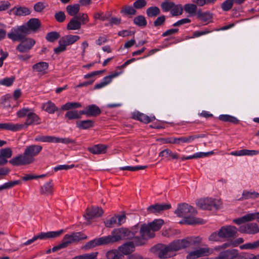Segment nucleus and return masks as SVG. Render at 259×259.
<instances>
[{
  "instance_id": "2eb2a0df",
  "label": "nucleus",
  "mask_w": 259,
  "mask_h": 259,
  "mask_svg": "<svg viewBox=\"0 0 259 259\" xmlns=\"http://www.w3.org/2000/svg\"><path fill=\"white\" fill-rule=\"evenodd\" d=\"M205 137L204 134H198L191 135L186 137H181L179 138H174L175 144H181L182 143H190L194 140L198 138H203Z\"/></svg>"
},
{
  "instance_id": "09e8293b",
  "label": "nucleus",
  "mask_w": 259,
  "mask_h": 259,
  "mask_svg": "<svg viewBox=\"0 0 259 259\" xmlns=\"http://www.w3.org/2000/svg\"><path fill=\"white\" fill-rule=\"evenodd\" d=\"M134 23L139 27H145L147 22L146 18L142 15H139L136 17L134 20Z\"/></svg>"
},
{
  "instance_id": "ddd939ff",
  "label": "nucleus",
  "mask_w": 259,
  "mask_h": 259,
  "mask_svg": "<svg viewBox=\"0 0 259 259\" xmlns=\"http://www.w3.org/2000/svg\"><path fill=\"white\" fill-rule=\"evenodd\" d=\"M239 231L241 233L248 234H255L259 232V228L256 223H248L240 227Z\"/></svg>"
},
{
  "instance_id": "c9c22d12",
  "label": "nucleus",
  "mask_w": 259,
  "mask_h": 259,
  "mask_svg": "<svg viewBox=\"0 0 259 259\" xmlns=\"http://www.w3.org/2000/svg\"><path fill=\"white\" fill-rule=\"evenodd\" d=\"M66 11L68 14L71 16L75 17L77 15L80 10V5L79 4L70 5L67 6Z\"/></svg>"
},
{
  "instance_id": "8fccbe9b",
  "label": "nucleus",
  "mask_w": 259,
  "mask_h": 259,
  "mask_svg": "<svg viewBox=\"0 0 259 259\" xmlns=\"http://www.w3.org/2000/svg\"><path fill=\"white\" fill-rule=\"evenodd\" d=\"M183 9L181 5H176L175 3L172 8L170 11V13L172 16H179L183 14Z\"/></svg>"
},
{
  "instance_id": "7c9ffc66",
  "label": "nucleus",
  "mask_w": 259,
  "mask_h": 259,
  "mask_svg": "<svg viewBox=\"0 0 259 259\" xmlns=\"http://www.w3.org/2000/svg\"><path fill=\"white\" fill-rule=\"evenodd\" d=\"M23 128L22 124H14L11 123H0L1 130H6L12 131H17Z\"/></svg>"
},
{
  "instance_id": "37998d69",
  "label": "nucleus",
  "mask_w": 259,
  "mask_h": 259,
  "mask_svg": "<svg viewBox=\"0 0 259 259\" xmlns=\"http://www.w3.org/2000/svg\"><path fill=\"white\" fill-rule=\"evenodd\" d=\"M219 119L221 121L230 122L234 124H237L239 122V120L235 117L227 114L220 115L219 117Z\"/></svg>"
},
{
  "instance_id": "1a4fd4ad",
  "label": "nucleus",
  "mask_w": 259,
  "mask_h": 259,
  "mask_svg": "<svg viewBox=\"0 0 259 259\" xmlns=\"http://www.w3.org/2000/svg\"><path fill=\"white\" fill-rule=\"evenodd\" d=\"M87 236L81 232H75L64 236L63 241L67 247L69 244L78 242L80 240L86 239Z\"/></svg>"
},
{
  "instance_id": "5701e85b",
  "label": "nucleus",
  "mask_w": 259,
  "mask_h": 259,
  "mask_svg": "<svg viewBox=\"0 0 259 259\" xmlns=\"http://www.w3.org/2000/svg\"><path fill=\"white\" fill-rule=\"evenodd\" d=\"M63 230H60L57 231H51L46 233L41 232L36 235V237H37V239H39L41 240L50 238H55L61 235L63 233Z\"/></svg>"
},
{
  "instance_id": "338daca9",
  "label": "nucleus",
  "mask_w": 259,
  "mask_h": 259,
  "mask_svg": "<svg viewBox=\"0 0 259 259\" xmlns=\"http://www.w3.org/2000/svg\"><path fill=\"white\" fill-rule=\"evenodd\" d=\"M54 17L56 21L60 23L64 22L66 19V15L64 12L62 11L57 12Z\"/></svg>"
},
{
  "instance_id": "4d7b16f0",
  "label": "nucleus",
  "mask_w": 259,
  "mask_h": 259,
  "mask_svg": "<svg viewBox=\"0 0 259 259\" xmlns=\"http://www.w3.org/2000/svg\"><path fill=\"white\" fill-rule=\"evenodd\" d=\"M174 3L172 2L166 1L162 3L160 5L162 10L164 12L171 11L174 6Z\"/></svg>"
},
{
  "instance_id": "5fc2aeb1",
  "label": "nucleus",
  "mask_w": 259,
  "mask_h": 259,
  "mask_svg": "<svg viewBox=\"0 0 259 259\" xmlns=\"http://www.w3.org/2000/svg\"><path fill=\"white\" fill-rule=\"evenodd\" d=\"M54 143H61L66 144H75V141L69 138H60L54 137Z\"/></svg>"
},
{
  "instance_id": "b1692460",
  "label": "nucleus",
  "mask_w": 259,
  "mask_h": 259,
  "mask_svg": "<svg viewBox=\"0 0 259 259\" xmlns=\"http://www.w3.org/2000/svg\"><path fill=\"white\" fill-rule=\"evenodd\" d=\"M133 118L145 123H148L155 119V117L154 116L149 117L148 115L139 111L135 112L133 114Z\"/></svg>"
},
{
  "instance_id": "49530a36",
  "label": "nucleus",
  "mask_w": 259,
  "mask_h": 259,
  "mask_svg": "<svg viewBox=\"0 0 259 259\" xmlns=\"http://www.w3.org/2000/svg\"><path fill=\"white\" fill-rule=\"evenodd\" d=\"M120 12L125 15H135L137 11L132 6L126 5L122 8Z\"/></svg>"
},
{
  "instance_id": "680f3d73",
  "label": "nucleus",
  "mask_w": 259,
  "mask_h": 259,
  "mask_svg": "<svg viewBox=\"0 0 259 259\" xmlns=\"http://www.w3.org/2000/svg\"><path fill=\"white\" fill-rule=\"evenodd\" d=\"M75 17L78 21H79L81 23V24H85L89 21L88 15L85 13H79Z\"/></svg>"
},
{
  "instance_id": "39448f33",
  "label": "nucleus",
  "mask_w": 259,
  "mask_h": 259,
  "mask_svg": "<svg viewBox=\"0 0 259 259\" xmlns=\"http://www.w3.org/2000/svg\"><path fill=\"white\" fill-rule=\"evenodd\" d=\"M196 205L200 209L210 210L212 208L218 209L221 202L219 199L206 198L198 200Z\"/></svg>"
},
{
  "instance_id": "cd10ccee",
  "label": "nucleus",
  "mask_w": 259,
  "mask_h": 259,
  "mask_svg": "<svg viewBox=\"0 0 259 259\" xmlns=\"http://www.w3.org/2000/svg\"><path fill=\"white\" fill-rule=\"evenodd\" d=\"M49 64L45 62H40L32 66L33 70L38 72V74L44 75L47 73Z\"/></svg>"
},
{
  "instance_id": "864d4df0",
  "label": "nucleus",
  "mask_w": 259,
  "mask_h": 259,
  "mask_svg": "<svg viewBox=\"0 0 259 259\" xmlns=\"http://www.w3.org/2000/svg\"><path fill=\"white\" fill-rule=\"evenodd\" d=\"M54 137L51 136H38L35 138L36 142L54 143Z\"/></svg>"
},
{
  "instance_id": "6e6d98bb",
  "label": "nucleus",
  "mask_w": 259,
  "mask_h": 259,
  "mask_svg": "<svg viewBox=\"0 0 259 259\" xmlns=\"http://www.w3.org/2000/svg\"><path fill=\"white\" fill-rule=\"evenodd\" d=\"M60 36V34L58 32L52 31L47 33L46 38L50 42H54L57 40Z\"/></svg>"
},
{
  "instance_id": "052dcab7",
  "label": "nucleus",
  "mask_w": 259,
  "mask_h": 259,
  "mask_svg": "<svg viewBox=\"0 0 259 259\" xmlns=\"http://www.w3.org/2000/svg\"><path fill=\"white\" fill-rule=\"evenodd\" d=\"M233 4L232 0H226L222 4L221 8L223 11H228L232 9Z\"/></svg>"
},
{
  "instance_id": "f257e3e1",
  "label": "nucleus",
  "mask_w": 259,
  "mask_h": 259,
  "mask_svg": "<svg viewBox=\"0 0 259 259\" xmlns=\"http://www.w3.org/2000/svg\"><path fill=\"white\" fill-rule=\"evenodd\" d=\"M175 213L178 217L183 218L188 225L203 224L205 221L200 218L194 217L197 210L187 203H183L178 205Z\"/></svg>"
},
{
  "instance_id": "c03bdc74",
  "label": "nucleus",
  "mask_w": 259,
  "mask_h": 259,
  "mask_svg": "<svg viewBox=\"0 0 259 259\" xmlns=\"http://www.w3.org/2000/svg\"><path fill=\"white\" fill-rule=\"evenodd\" d=\"M184 10L191 15H194L197 11V6L194 4H187L184 6Z\"/></svg>"
},
{
  "instance_id": "a19ab883",
  "label": "nucleus",
  "mask_w": 259,
  "mask_h": 259,
  "mask_svg": "<svg viewBox=\"0 0 259 259\" xmlns=\"http://www.w3.org/2000/svg\"><path fill=\"white\" fill-rule=\"evenodd\" d=\"M82 105L79 102H67L61 107L63 110H69L76 108H81Z\"/></svg>"
},
{
  "instance_id": "20e7f679",
  "label": "nucleus",
  "mask_w": 259,
  "mask_h": 259,
  "mask_svg": "<svg viewBox=\"0 0 259 259\" xmlns=\"http://www.w3.org/2000/svg\"><path fill=\"white\" fill-rule=\"evenodd\" d=\"M140 236L135 237L134 240L136 245H142L144 244L145 240L153 238L155 236L154 233L148 224H143L141 226L140 230Z\"/></svg>"
},
{
  "instance_id": "f3484780",
  "label": "nucleus",
  "mask_w": 259,
  "mask_h": 259,
  "mask_svg": "<svg viewBox=\"0 0 259 259\" xmlns=\"http://www.w3.org/2000/svg\"><path fill=\"white\" fill-rule=\"evenodd\" d=\"M41 122V118L32 110L31 112L28 114V116L24 123L22 124L23 125L24 127L25 126L27 127L29 125H38L40 124Z\"/></svg>"
},
{
  "instance_id": "2f4dec72",
  "label": "nucleus",
  "mask_w": 259,
  "mask_h": 259,
  "mask_svg": "<svg viewBox=\"0 0 259 259\" xmlns=\"http://www.w3.org/2000/svg\"><path fill=\"white\" fill-rule=\"evenodd\" d=\"M81 23L78 21L75 17H73L67 26V29L70 30H79L81 28Z\"/></svg>"
},
{
  "instance_id": "3c124183",
  "label": "nucleus",
  "mask_w": 259,
  "mask_h": 259,
  "mask_svg": "<svg viewBox=\"0 0 259 259\" xmlns=\"http://www.w3.org/2000/svg\"><path fill=\"white\" fill-rule=\"evenodd\" d=\"M124 232L125 233H123V240H126V239H133L134 240V239L135 237L137 236L136 235V233L137 231H135L134 230L133 231H130L128 229L123 228Z\"/></svg>"
},
{
  "instance_id": "f704fd0d",
  "label": "nucleus",
  "mask_w": 259,
  "mask_h": 259,
  "mask_svg": "<svg viewBox=\"0 0 259 259\" xmlns=\"http://www.w3.org/2000/svg\"><path fill=\"white\" fill-rule=\"evenodd\" d=\"M27 28L29 30L36 31L40 27V22L38 19L31 18L27 22Z\"/></svg>"
},
{
  "instance_id": "e2e57ef3",
  "label": "nucleus",
  "mask_w": 259,
  "mask_h": 259,
  "mask_svg": "<svg viewBox=\"0 0 259 259\" xmlns=\"http://www.w3.org/2000/svg\"><path fill=\"white\" fill-rule=\"evenodd\" d=\"M147 166L144 165V166H124V167H121L120 168L121 170H130V171H136V170H142L146 168H147Z\"/></svg>"
},
{
  "instance_id": "4c0bfd02",
  "label": "nucleus",
  "mask_w": 259,
  "mask_h": 259,
  "mask_svg": "<svg viewBox=\"0 0 259 259\" xmlns=\"http://www.w3.org/2000/svg\"><path fill=\"white\" fill-rule=\"evenodd\" d=\"M13 11L14 14L18 16H26L30 14L31 13L30 10L25 7L14 8Z\"/></svg>"
},
{
  "instance_id": "9d476101",
  "label": "nucleus",
  "mask_w": 259,
  "mask_h": 259,
  "mask_svg": "<svg viewBox=\"0 0 259 259\" xmlns=\"http://www.w3.org/2000/svg\"><path fill=\"white\" fill-rule=\"evenodd\" d=\"M123 228L114 229L110 235L105 236L107 244L114 243L120 240H123Z\"/></svg>"
},
{
  "instance_id": "79ce46f5",
  "label": "nucleus",
  "mask_w": 259,
  "mask_h": 259,
  "mask_svg": "<svg viewBox=\"0 0 259 259\" xmlns=\"http://www.w3.org/2000/svg\"><path fill=\"white\" fill-rule=\"evenodd\" d=\"M164 224V221L161 219L155 220L152 222L149 223L148 225L151 227L152 231L154 232L159 230L162 225Z\"/></svg>"
},
{
  "instance_id": "72a5a7b5",
  "label": "nucleus",
  "mask_w": 259,
  "mask_h": 259,
  "mask_svg": "<svg viewBox=\"0 0 259 259\" xmlns=\"http://www.w3.org/2000/svg\"><path fill=\"white\" fill-rule=\"evenodd\" d=\"M259 197V193L255 191H243L242 197L238 198V200H243L244 199H254Z\"/></svg>"
},
{
  "instance_id": "6ab92c4d",
  "label": "nucleus",
  "mask_w": 259,
  "mask_h": 259,
  "mask_svg": "<svg viewBox=\"0 0 259 259\" xmlns=\"http://www.w3.org/2000/svg\"><path fill=\"white\" fill-rule=\"evenodd\" d=\"M103 212L104 211L102 208L99 207H93L91 209H87L84 217L87 220H90L93 218L101 216Z\"/></svg>"
},
{
  "instance_id": "a211bd4d",
  "label": "nucleus",
  "mask_w": 259,
  "mask_h": 259,
  "mask_svg": "<svg viewBox=\"0 0 259 259\" xmlns=\"http://www.w3.org/2000/svg\"><path fill=\"white\" fill-rule=\"evenodd\" d=\"M9 163L14 166L24 165L30 164L27 157L25 154H19L18 156L12 158L9 161Z\"/></svg>"
},
{
  "instance_id": "13d9d810",
  "label": "nucleus",
  "mask_w": 259,
  "mask_h": 259,
  "mask_svg": "<svg viewBox=\"0 0 259 259\" xmlns=\"http://www.w3.org/2000/svg\"><path fill=\"white\" fill-rule=\"evenodd\" d=\"M98 254L97 252L86 253L76 256L74 259H97Z\"/></svg>"
},
{
  "instance_id": "f8f14e48",
  "label": "nucleus",
  "mask_w": 259,
  "mask_h": 259,
  "mask_svg": "<svg viewBox=\"0 0 259 259\" xmlns=\"http://www.w3.org/2000/svg\"><path fill=\"white\" fill-rule=\"evenodd\" d=\"M108 244L105 236L94 239L87 242L82 247V249L87 251L98 246Z\"/></svg>"
},
{
  "instance_id": "423d86ee",
  "label": "nucleus",
  "mask_w": 259,
  "mask_h": 259,
  "mask_svg": "<svg viewBox=\"0 0 259 259\" xmlns=\"http://www.w3.org/2000/svg\"><path fill=\"white\" fill-rule=\"evenodd\" d=\"M42 147L38 145H30L27 146L24 151V154L27 157L31 163L34 161V157L41 151Z\"/></svg>"
},
{
  "instance_id": "de8ad7c7",
  "label": "nucleus",
  "mask_w": 259,
  "mask_h": 259,
  "mask_svg": "<svg viewBox=\"0 0 259 259\" xmlns=\"http://www.w3.org/2000/svg\"><path fill=\"white\" fill-rule=\"evenodd\" d=\"M196 14L198 18L203 22H206L212 17V14L209 12H202L200 10Z\"/></svg>"
},
{
  "instance_id": "aec40b11",
  "label": "nucleus",
  "mask_w": 259,
  "mask_h": 259,
  "mask_svg": "<svg viewBox=\"0 0 259 259\" xmlns=\"http://www.w3.org/2000/svg\"><path fill=\"white\" fill-rule=\"evenodd\" d=\"M122 72V71L113 72L111 74L104 77L101 82L95 85L94 89H100L105 87L112 81L113 78L118 76Z\"/></svg>"
},
{
  "instance_id": "f03ea898",
  "label": "nucleus",
  "mask_w": 259,
  "mask_h": 259,
  "mask_svg": "<svg viewBox=\"0 0 259 259\" xmlns=\"http://www.w3.org/2000/svg\"><path fill=\"white\" fill-rule=\"evenodd\" d=\"M201 241V239L199 237H190L182 240H175L168 245L173 252L188 247L192 244H198Z\"/></svg>"
},
{
  "instance_id": "e433bc0d",
  "label": "nucleus",
  "mask_w": 259,
  "mask_h": 259,
  "mask_svg": "<svg viewBox=\"0 0 259 259\" xmlns=\"http://www.w3.org/2000/svg\"><path fill=\"white\" fill-rule=\"evenodd\" d=\"M77 126L80 129H88L93 127L94 121L92 120H81L76 123Z\"/></svg>"
},
{
  "instance_id": "58836bf2",
  "label": "nucleus",
  "mask_w": 259,
  "mask_h": 259,
  "mask_svg": "<svg viewBox=\"0 0 259 259\" xmlns=\"http://www.w3.org/2000/svg\"><path fill=\"white\" fill-rule=\"evenodd\" d=\"M160 14V9L156 6H152L146 10V14L150 18L155 17Z\"/></svg>"
},
{
  "instance_id": "a878e982",
  "label": "nucleus",
  "mask_w": 259,
  "mask_h": 259,
  "mask_svg": "<svg viewBox=\"0 0 259 259\" xmlns=\"http://www.w3.org/2000/svg\"><path fill=\"white\" fill-rule=\"evenodd\" d=\"M172 252L169 245H163L158 251V256L160 258H169L172 256Z\"/></svg>"
},
{
  "instance_id": "774afa93",
  "label": "nucleus",
  "mask_w": 259,
  "mask_h": 259,
  "mask_svg": "<svg viewBox=\"0 0 259 259\" xmlns=\"http://www.w3.org/2000/svg\"><path fill=\"white\" fill-rule=\"evenodd\" d=\"M15 79L14 77H11L10 78H5L3 79L0 80V84L6 85L7 87L11 86Z\"/></svg>"
},
{
  "instance_id": "69168bd1",
  "label": "nucleus",
  "mask_w": 259,
  "mask_h": 259,
  "mask_svg": "<svg viewBox=\"0 0 259 259\" xmlns=\"http://www.w3.org/2000/svg\"><path fill=\"white\" fill-rule=\"evenodd\" d=\"M166 20L164 15H161L158 17L154 21L153 25L155 27H159L162 26L165 22Z\"/></svg>"
},
{
  "instance_id": "0e129e2a",
  "label": "nucleus",
  "mask_w": 259,
  "mask_h": 259,
  "mask_svg": "<svg viewBox=\"0 0 259 259\" xmlns=\"http://www.w3.org/2000/svg\"><path fill=\"white\" fill-rule=\"evenodd\" d=\"M32 109L29 108H23L22 109L19 110L17 112V115L18 117L22 118L25 116H26V118L28 116V114H29L30 112L32 111Z\"/></svg>"
},
{
  "instance_id": "dca6fc26",
  "label": "nucleus",
  "mask_w": 259,
  "mask_h": 259,
  "mask_svg": "<svg viewBox=\"0 0 259 259\" xmlns=\"http://www.w3.org/2000/svg\"><path fill=\"white\" fill-rule=\"evenodd\" d=\"M255 219H257L259 223V212L248 213L240 218L234 220L233 222L237 225H240L247 222L254 220Z\"/></svg>"
},
{
  "instance_id": "bb28decb",
  "label": "nucleus",
  "mask_w": 259,
  "mask_h": 259,
  "mask_svg": "<svg viewBox=\"0 0 259 259\" xmlns=\"http://www.w3.org/2000/svg\"><path fill=\"white\" fill-rule=\"evenodd\" d=\"M107 148V145L97 144L88 148V151L93 154H102L106 152Z\"/></svg>"
},
{
  "instance_id": "bf43d9fd",
  "label": "nucleus",
  "mask_w": 259,
  "mask_h": 259,
  "mask_svg": "<svg viewBox=\"0 0 259 259\" xmlns=\"http://www.w3.org/2000/svg\"><path fill=\"white\" fill-rule=\"evenodd\" d=\"M0 154L7 160L12 157L13 151L10 148H2L0 149Z\"/></svg>"
},
{
  "instance_id": "4468645a",
  "label": "nucleus",
  "mask_w": 259,
  "mask_h": 259,
  "mask_svg": "<svg viewBox=\"0 0 259 259\" xmlns=\"http://www.w3.org/2000/svg\"><path fill=\"white\" fill-rule=\"evenodd\" d=\"M101 113V111L99 107L95 104L90 105L87 106L84 110H81V113L88 117H95L100 115Z\"/></svg>"
},
{
  "instance_id": "6e6552de",
  "label": "nucleus",
  "mask_w": 259,
  "mask_h": 259,
  "mask_svg": "<svg viewBox=\"0 0 259 259\" xmlns=\"http://www.w3.org/2000/svg\"><path fill=\"white\" fill-rule=\"evenodd\" d=\"M221 238L224 240L236 236L238 229L234 226H226L222 227L220 230Z\"/></svg>"
},
{
  "instance_id": "9b49d317",
  "label": "nucleus",
  "mask_w": 259,
  "mask_h": 259,
  "mask_svg": "<svg viewBox=\"0 0 259 259\" xmlns=\"http://www.w3.org/2000/svg\"><path fill=\"white\" fill-rule=\"evenodd\" d=\"M213 252V250L208 247H202L190 252L187 256L188 259H195L201 256L208 255Z\"/></svg>"
},
{
  "instance_id": "c85d7f7f",
  "label": "nucleus",
  "mask_w": 259,
  "mask_h": 259,
  "mask_svg": "<svg viewBox=\"0 0 259 259\" xmlns=\"http://www.w3.org/2000/svg\"><path fill=\"white\" fill-rule=\"evenodd\" d=\"M80 39L78 35H67L62 37L60 40L65 46L71 45Z\"/></svg>"
},
{
  "instance_id": "4be33fe9",
  "label": "nucleus",
  "mask_w": 259,
  "mask_h": 259,
  "mask_svg": "<svg viewBox=\"0 0 259 259\" xmlns=\"http://www.w3.org/2000/svg\"><path fill=\"white\" fill-rule=\"evenodd\" d=\"M171 208L169 204H159L151 205L147 208V210L151 213H157L161 211L168 209Z\"/></svg>"
},
{
  "instance_id": "ea45409f",
  "label": "nucleus",
  "mask_w": 259,
  "mask_h": 259,
  "mask_svg": "<svg viewBox=\"0 0 259 259\" xmlns=\"http://www.w3.org/2000/svg\"><path fill=\"white\" fill-rule=\"evenodd\" d=\"M42 108L46 112L50 114H53L58 110V108L56 106L55 104L50 101L44 104Z\"/></svg>"
},
{
  "instance_id": "603ef678",
  "label": "nucleus",
  "mask_w": 259,
  "mask_h": 259,
  "mask_svg": "<svg viewBox=\"0 0 259 259\" xmlns=\"http://www.w3.org/2000/svg\"><path fill=\"white\" fill-rule=\"evenodd\" d=\"M167 156H170L172 159H178L179 158L177 154L173 153L168 149H165L159 153V157H167Z\"/></svg>"
},
{
  "instance_id": "473e14b6",
  "label": "nucleus",
  "mask_w": 259,
  "mask_h": 259,
  "mask_svg": "<svg viewBox=\"0 0 259 259\" xmlns=\"http://www.w3.org/2000/svg\"><path fill=\"white\" fill-rule=\"evenodd\" d=\"M82 115L83 114L81 113V110L78 111L77 110H72L66 113L65 118L68 120L78 119L81 118Z\"/></svg>"
},
{
  "instance_id": "393cba45",
  "label": "nucleus",
  "mask_w": 259,
  "mask_h": 259,
  "mask_svg": "<svg viewBox=\"0 0 259 259\" xmlns=\"http://www.w3.org/2000/svg\"><path fill=\"white\" fill-rule=\"evenodd\" d=\"M40 193L45 196L52 195L54 193V185L52 181L45 183L40 188Z\"/></svg>"
},
{
  "instance_id": "412c9836",
  "label": "nucleus",
  "mask_w": 259,
  "mask_h": 259,
  "mask_svg": "<svg viewBox=\"0 0 259 259\" xmlns=\"http://www.w3.org/2000/svg\"><path fill=\"white\" fill-rule=\"evenodd\" d=\"M240 256L237 250L231 249L220 252L219 255L215 259H238Z\"/></svg>"
},
{
  "instance_id": "7ed1b4c3",
  "label": "nucleus",
  "mask_w": 259,
  "mask_h": 259,
  "mask_svg": "<svg viewBox=\"0 0 259 259\" xmlns=\"http://www.w3.org/2000/svg\"><path fill=\"white\" fill-rule=\"evenodd\" d=\"M30 33L29 29L26 26L22 25L17 27L13 28L9 32L7 36L9 38L13 41H21L26 37Z\"/></svg>"
},
{
  "instance_id": "a18cd8bd",
  "label": "nucleus",
  "mask_w": 259,
  "mask_h": 259,
  "mask_svg": "<svg viewBox=\"0 0 259 259\" xmlns=\"http://www.w3.org/2000/svg\"><path fill=\"white\" fill-rule=\"evenodd\" d=\"M106 257L108 259H122L123 256L116 249H112L106 253Z\"/></svg>"
},
{
  "instance_id": "0eeeda50",
  "label": "nucleus",
  "mask_w": 259,
  "mask_h": 259,
  "mask_svg": "<svg viewBox=\"0 0 259 259\" xmlns=\"http://www.w3.org/2000/svg\"><path fill=\"white\" fill-rule=\"evenodd\" d=\"M20 41L16 49L21 53L28 52L35 44V40L30 37H26Z\"/></svg>"
},
{
  "instance_id": "c756f323",
  "label": "nucleus",
  "mask_w": 259,
  "mask_h": 259,
  "mask_svg": "<svg viewBox=\"0 0 259 259\" xmlns=\"http://www.w3.org/2000/svg\"><path fill=\"white\" fill-rule=\"evenodd\" d=\"M135 240L124 243L119 247L120 251L124 254H128L134 251Z\"/></svg>"
}]
</instances>
